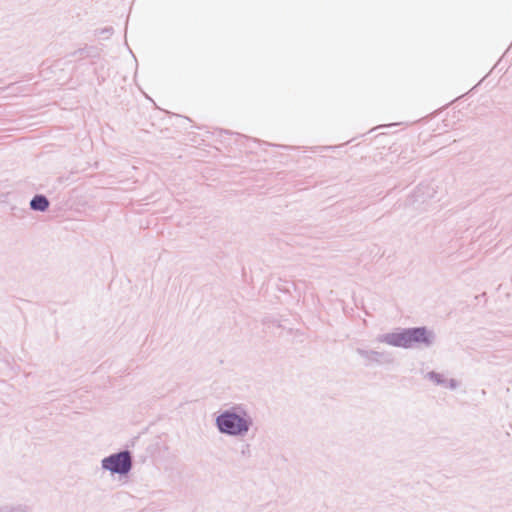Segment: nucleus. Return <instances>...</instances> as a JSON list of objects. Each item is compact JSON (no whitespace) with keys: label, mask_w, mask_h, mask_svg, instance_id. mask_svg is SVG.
Wrapping results in <instances>:
<instances>
[{"label":"nucleus","mask_w":512,"mask_h":512,"mask_svg":"<svg viewBox=\"0 0 512 512\" xmlns=\"http://www.w3.org/2000/svg\"><path fill=\"white\" fill-rule=\"evenodd\" d=\"M436 335L426 326L397 328L396 331L380 334L376 341L393 347L410 349L416 346L430 347L434 344Z\"/></svg>","instance_id":"obj_1"},{"label":"nucleus","mask_w":512,"mask_h":512,"mask_svg":"<svg viewBox=\"0 0 512 512\" xmlns=\"http://www.w3.org/2000/svg\"><path fill=\"white\" fill-rule=\"evenodd\" d=\"M253 425V418L241 404L223 410L215 418V426L220 434L231 437H244Z\"/></svg>","instance_id":"obj_2"},{"label":"nucleus","mask_w":512,"mask_h":512,"mask_svg":"<svg viewBox=\"0 0 512 512\" xmlns=\"http://www.w3.org/2000/svg\"><path fill=\"white\" fill-rule=\"evenodd\" d=\"M101 467L112 475L127 476L133 468L132 453L128 449L112 453L102 459Z\"/></svg>","instance_id":"obj_3"},{"label":"nucleus","mask_w":512,"mask_h":512,"mask_svg":"<svg viewBox=\"0 0 512 512\" xmlns=\"http://www.w3.org/2000/svg\"><path fill=\"white\" fill-rule=\"evenodd\" d=\"M356 353L366 360V365L371 363L376 364H391L394 362V358L391 353L385 351L367 350L363 348H357Z\"/></svg>","instance_id":"obj_4"},{"label":"nucleus","mask_w":512,"mask_h":512,"mask_svg":"<svg viewBox=\"0 0 512 512\" xmlns=\"http://www.w3.org/2000/svg\"><path fill=\"white\" fill-rule=\"evenodd\" d=\"M30 210L46 212L50 207V201L44 194H35L29 202Z\"/></svg>","instance_id":"obj_5"},{"label":"nucleus","mask_w":512,"mask_h":512,"mask_svg":"<svg viewBox=\"0 0 512 512\" xmlns=\"http://www.w3.org/2000/svg\"><path fill=\"white\" fill-rule=\"evenodd\" d=\"M426 378L443 387L447 384V379L444 377V375L435 371L428 372L426 374Z\"/></svg>","instance_id":"obj_6"},{"label":"nucleus","mask_w":512,"mask_h":512,"mask_svg":"<svg viewBox=\"0 0 512 512\" xmlns=\"http://www.w3.org/2000/svg\"><path fill=\"white\" fill-rule=\"evenodd\" d=\"M0 512H29L25 505H5L0 507Z\"/></svg>","instance_id":"obj_7"},{"label":"nucleus","mask_w":512,"mask_h":512,"mask_svg":"<svg viewBox=\"0 0 512 512\" xmlns=\"http://www.w3.org/2000/svg\"><path fill=\"white\" fill-rule=\"evenodd\" d=\"M241 455L243 457H246V458L251 457V446H250V444L246 443V444L242 445V447H241Z\"/></svg>","instance_id":"obj_8"},{"label":"nucleus","mask_w":512,"mask_h":512,"mask_svg":"<svg viewBox=\"0 0 512 512\" xmlns=\"http://www.w3.org/2000/svg\"><path fill=\"white\" fill-rule=\"evenodd\" d=\"M458 386H459L458 381L452 378V379L447 380V384H446V386H445V387H447V388H450V389L454 390V389H456Z\"/></svg>","instance_id":"obj_9"},{"label":"nucleus","mask_w":512,"mask_h":512,"mask_svg":"<svg viewBox=\"0 0 512 512\" xmlns=\"http://www.w3.org/2000/svg\"><path fill=\"white\" fill-rule=\"evenodd\" d=\"M267 323L275 324V323H276V321H274V320H273V321H270V320H268L267 318H265V319L263 320V324H267Z\"/></svg>","instance_id":"obj_10"}]
</instances>
